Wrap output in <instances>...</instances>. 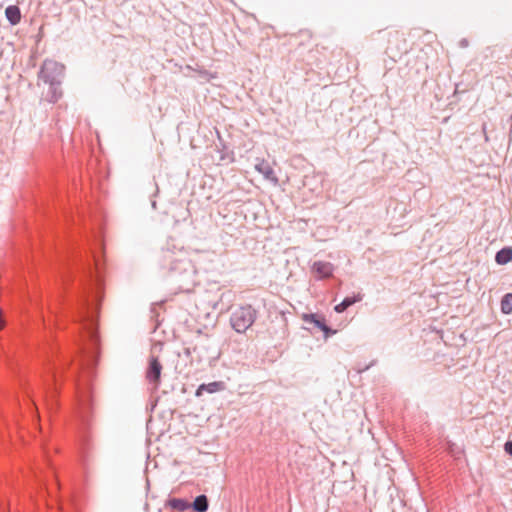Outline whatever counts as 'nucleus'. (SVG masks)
<instances>
[{
    "instance_id": "obj_1",
    "label": "nucleus",
    "mask_w": 512,
    "mask_h": 512,
    "mask_svg": "<svg viewBox=\"0 0 512 512\" xmlns=\"http://www.w3.org/2000/svg\"><path fill=\"white\" fill-rule=\"evenodd\" d=\"M77 271L81 295L73 318L82 326L89 341L88 345L79 346L78 370H87L88 379L78 380L77 383V418L81 446L83 449H88L93 416V396L89 379L94 374L99 356L97 317L103 297V279L100 261L95 254L87 255L85 260L81 259L77 263Z\"/></svg>"
},
{
    "instance_id": "obj_2",
    "label": "nucleus",
    "mask_w": 512,
    "mask_h": 512,
    "mask_svg": "<svg viewBox=\"0 0 512 512\" xmlns=\"http://www.w3.org/2000/svg\"><path fill=\"white\" fill-rule=\"evenodd\" d=\"M158 261L161 269L166 270L173 278L180 292L189 293L193 290L197 283V272L183 247L163 248L158 255Z\"/></svg>"
},
{
    "instance_id": "obj_3",
    "label": "nucleus",
    "mask_w": 512,
    "mask_h": 512,
    "mask_svg": "<svg viewBox=\"0 0 512 512\" xmlns=\"http://www.w3.org/2000/svg\"><path fill=\"white\" fill-rule=\"evenodd\" d=\"M65 67L54 61L45 60L38 72V80L49 85L46 100L49 103H56L62 96L61 84L64 77Z\"/></svg>"
},
{
    "instance_id": "obj_4",
    "label": "nucleus",
    "mask_w": 512,
    "mask_h": 512,
    "mask_svg": "<svg viewBox=\"0 0 512 512\" xmlns=\"http://www.w3.org/2000/svg\"><path fill=\"white\" fill-rule=\"evenodd\" d=\"M256 318V309L251 305H244L236 308L231 313L230 324L237 333H244L253 325Z\"/></svg>"
},
{
    "instance_id": "obj_5",
    "label": "nucleus",
    "mask_w": 512,
    "mask_h": 512,
    "mask_svg": "<svg viewBox=\"0 0 512 512\" xmlns=\"http://www.w3.org/2000/svg\"><path fill=\"white\" fill-rule=\"evenodd\" d=\"M162 372V364L158 360L156 356H151L149 358L148 368L146 370V379L149 384L153 386V389H158L160 385Z\"/></svg>"
},
{
    "instance_id": "obj_6",
    "label": "nucleus",
    "mask_w": 512,
    "mask_h": 512,
    "mask_svg": "<svg viewBox=\"0 0 512 512\" xmlns=\"http://www.w3.org/2000/svg\"><path fill=\"white\" fill-rule=\"evenodd\" d=\"M335 266L327 261H315L311 266V272L316 280L331 278L334 274Z\"/></svg>"
},
{
    "instance_id": "obj_7",
    "label": "nucleus",
    "mask_w": 512,
    "mask_h": 512,
    "mask_svg": "<svg viewBox=\"0 0 512 512\" xmlns=\"http://www.w3.org/2000/svg\"><path fill=\"white\" fill-rule=\"evenodd\" d=\"M302 319L306 323H313L316 327H318L321 331L325 333L326 336L330 334H334L335 331H333L325 321V318L323 316H319L317 314H303Z\"/></svg>"
},
{
    "instance_id": "obj_8",
    "label": "nucleus",
    "mask_w": 512,
    "mask_h": 512,
    "mask_svg": "<svg viewBox=\"0 0 512 512\" xmlns=\"http://www.w3.org/2000/svg\"><path fill=\"white\" fill-rule=\"evenodd\" d=\"M224 388L225 384L222 381H214L207 384L203 383L197 388L195 395L201 397L204 393L212 394L222 391Z\"/></svg>"
},
{
    "instance_id": "obj_9",
    "label": "nucleus",
    "mask_w": 512,
    "mask_h": 512,
    "mask_svg": "<svg viewBox=\"0 0 512 512\" xmlns=\"http://www.w3.org/2000/svg\"><path fill=\"white\" fill-rule=\"evenodd\" d=\"M255 169L261 173L265 179L274 181L275 183L278 181L273 168L265 160H261L259 163H257L255 165Z\"/></svg>"
},
{
    "instance_id": "obj_10",
    "label": "nucleus",
    "mask_w": 512,
    "mask_h": 512,
    "mask_svg": "<svg viewBox=\"0 0 512 512\" xmlns=\"http://www.w3.org/2000/svg\"><path fill=\"white\" fill-rule=\"evenodd\" d=\"M362 300V295H354V296H347L345 297L341 303L337 304L334 307V310L337 313H343L345 310H347L350 306L354 305L355 303Z\"/></svg>"
},
{
    "instance_id": "obj_11",
    "label": "nucleus",
    "mask_w": 512,
    "mask_h": 512,
    "mask_svg": "<svg viewBox=\"0 0 512 512\" xmlns=\"http://www.w3.org/2000/svg\"><path fill=\"white\" fill-rule=\"evenodd\" d=\"M220 145L217 146V152L219 153V162L229 164L234 161V153L233 151L229 150L226 145L223 143L221 138L219 137Z\"/></svg>"
},
{
    "instance_id": "obj_12",
    "label": "nucleus",
    "mask_w": 512,
    "mask_h": 512,
    "mask_svg": "<svg viewBox=\"0 0 512 512\" xmlns=\"http://www.w3.org/2000/svg\"><path fill=\"white\" fill-rule=\"evenodd\" d=\"M5 16L11 25H17L21 21V11L17 5H9L5 9Z\"/></svg>"
},
{
    "instance_id": "obj_13",
    "label": "nucleus",
    "mask_w": 512,
    "mask_h": 512,
    "mask_svg": "<svg viewBox=\"0 0 512 512\" xmlns=\"http://www.w3.org/2000/svg\"><path fill=\"white\" fill-rule=\"evenodd\" d=\"M72 363V359L68 357H63L59 360V364L54 363L51 367V378L53 382H56L58 372L64 371L66 368L70 366Z\"/></svg>"
},
{
    "instance_id": "obj_14",
    "label": "nucleus",
    "mask_w": 512,
    "mask_h": 512,
    "mask_svg": "<svg viewBox=\"0 0 512 512\" xmlns=\"http://www.w3.org/2000/svg\"><path fill=\"white\" fill-rule=\"evenodd\" d=\"M195 512H207L209 508V501L206 495H198L191 503V507Z\"/></svg>"
},
{
    "instance_id": "obj_15",
    "label": "nucleus",
    "mask_w": 512,
    "mask_h": 512,
    "mask_svg": "<svg viewBox=\"0 0 512 512\" xmlns=\"http://www.w3.org/2000/svg\"><path fill=\"white\" fill-rule=\"evenodd\" d=\"M166 505L180 512L186 511L191 507V503L182 498H171L167 501Z\"/></svg>"
},
{
    "instance_id": "obj_16",
    "label": "nucleus",
    "mask_w": 512,
    "mask_h": 512,
    "mask_svg": "<svg viewBox=\"0 0 512 512\" xmlns=\"http://www.w3.org/2000/svg\"><path fill=\"white\" fill-rule=\"evenodd\" d=\"M512 260V248L504 247L500 249L495 255V261L497 264L505 265Z\"/></svg>"
},
{
    "instance_id": "obj_17",
    "label": "nucleus",
    "mask_w": 512,
    "mask_h": 512,
    "mask_svg": "<svg viewBox=\"0 0 512 512\" xmlns=\"http://www.w3.org/2000/svg\"><path fill=\"white\" fill-rule=\"evenodd\" d=\"M500 308L503 314L508 315L512 313V293H507L502 297Z\"/></svg>"
},
{
    "instance_id": "obj_18",
    "label": "nucleus",
    "mask_w": 512,
    "mask_h": 512,
    "mask_svg": "<svg viewBox=\"0 0 512 512\" xmlns=\"http://www.w3.org/2000/svg\"><path fill=\"white\" fill-rule=\"evenodd\" d=\"M504 450L507 454L512 456V440H509L504 444Z\"/></svg>"
},
{
    "instance_id": "obj_19",
    "label": "nucleus",
    "mask_w": 512,
    "mask_h": 512,
    "mask_svg": "<svg viewBox=\"0 0 512 512\" xmlns=\"http://www.w3.org/2000/svg\"><path fill=\"white\" fill-rule=\"evenodd\" d=\"M467 44H468L467 40L463 39V40L461 41V45H462L463 47H466V46H467Z\"/></svg>"
},
{
    "instance_id": "obj_20",
    "label": "nucleus",
    "mask_w": 512,
    "mask_h": 512,
    "mask_svg": "<svg viewBox=\"0 0 512 512\" xmlns=\"http://www.w3.org/2000/svg\"><path fill=\"white\" fill-rule=\"evenodd\" d=\"M485 129H486V125L484 124L483 131H485ZM484 135H485V140L488 141V136H487L486 132H484Z\"/></svg>"
},
{
    "instance_id": "obj_21",
    "label": "nucleus",
    "mask_w": 512,
    "mask_h": 512,
    "mask_svg": "<svg viewBox=\"0 0 512 512\" xmlns=\"http://www.w3.org/2000/svg\"><path fill=\"white\" fill-rule=\"evenodd\" d=\"M373 364H374V363H371L370 365L366 366L364 369L359 370V372L361 373V372H363V371L368 370V369H369V367H370L371 365H373Z\"/></svg>"
},
{
    "instance_id": "obj_22",
    "label": "nucleus",
    "mask_w": 512,
    "mask_h": 512,
    "mask_svg": "<svg viewBox=\"0 0 512 512\" xmlns=\"http://www.w3.org/2000/svg\"><path fill=\"white\" fill-rule=\"evenodd\" d=\"M509 139L512 140V126H511L510 131H509Z\"/></svg>"
},
{
    "instance_id": "obj_23",
    "label": "nucleus",
    "mask_w": 512,
    "mask_h": 512,
    "mask_svg": "<svg viewBox=\"0 0 512 512\" xmlns=\"http://www.w3.org/2000/svg\"><path fill=\"white\" fill-rule=\"evenodd\" d=\"M509 139L512 140V126H511L510 131H509Z\"/></svg>"
},
{
    "instance_id": "obj_24",
    "label": "nucleus",
    "mask_w": 512,
    "mask_h": 512,
    "mask_svg": "<svg viewBox=\"0 0 512 512\" xmlns=\"http://www.w3.org/2000/svg\"><path fill=\"white\" fill-rule=\"evenodd\" d=\"M510 120H511V126H512V115L510 116Z\"/></svg>"
}]
</instances>
